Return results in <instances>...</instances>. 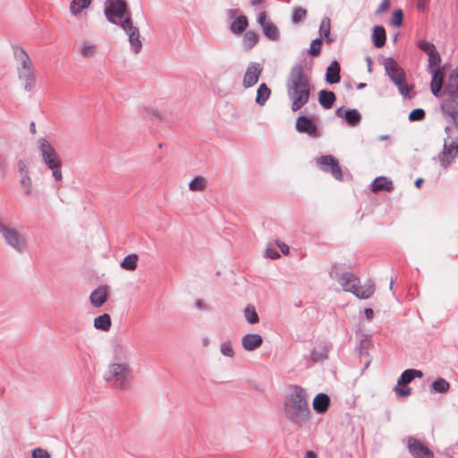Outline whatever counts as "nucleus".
Segmentation results:
<instances>
[{
	"instance_id": "nucleus-63",
	"label": "nucleus",
	"mask_w": 458,
	"mask_h": 458,
	"mask_svg": "<svg viewBox=\"0 0 458 458\" xmlns=\"http://www.w3.org/2000/svg\"><path fill=\"white\" fill-rule=\"evenodd\" d=\"M264 3L263 0H250V4L252 6H258V5H262Z\"/></svg>"
},
{
	"instance_id": "nucleus-52",
	"label": "nucleus",
	"mask_w": 458,
	"mask_h": 458,
	"mask_svg": "<svg viewBox=\"0 0 458 458\" xmlns=\"http://www.w3.org/2000/svg\"><path fill=\"white\" fill-rule=\"evenodd\" d=\"M455 84H458V65L449 74L448 81L445 85L454 86Z\"/></svg>"
},
{
	"instance_id": "nucleus-48",
	"label": "nucleus",
	"mask_w": 458,
	"mask_h": 458,
	"mask_svg": "<svg viewBox=\"0 0 458 458\" xmlns=\"http://www.w3.org/2000/svg\"><path fill=\"white\" fill-rule=\"evenodd\" d=\"M403 21V13L401 9H397L393 13L391 24L394 27H401Z\"/></svg>"
},
{
	"instance_id": "nucleus-31",
	"label": "nucleus",
	"mask_w": 458,
	"mask_h": 458,
	"mask_svg": "<svg viewBox=\"0 0 458 458\" xmlns=\"http://www.w3.org/2000/svg\"><path fill=\"white\" fill-rule=\"evenodd\" d=\"M259 36L258 33L248 30L245 31L242 37V47L245 51L251 50L255 45L259 42Z\"/></svg>"
},
{
	"instance_id": "nucleus-29",
	"label": "nucleus",
	"mask_w": 458,
	"mask_h": 458,
	"mask_svg": "<svg viewBox=\"0 0 458 458\" xmlns=\"http://www.w3.org/2000/svg\"><path fill=\"white\" fill-rule=\"evenodd\" d=\"M423 377V373L421 370L416 369H407L399 377L398 380L400 384L408 385L415 378H420Z\"/></svg>"
},
{
	"instance_id": "nucleus-46",
	"label": "nucleus",
	"mask_w": 458,
	"mask_h": 458,
	"mask_svg": "<svg viewBox=\"0 0 458 458\" xmlns=\"http://www.w3.org/2000/svg\"><path fill=\"white\" fill-rule=\"evenodd\" d=\"M416 46L420 50L425 52L427 55H429V54H431V53H433V52H435L437 50L436 47H435V45L433 43L428 42V41H425V40L418 41L416 43Z\"/></svg>"
},
{
	"instance_id": "nucleus-13",
	"label": "nucleus",
	"mask_w": 458,
	"mask_h": 458,
	"mask_svg": "<svg viewBox=\"0 0 458 458\" xmlns=\"http://www.w3.org/2000/svg\"><path fill=\"white\" fill-rule=\"evenodd\" d=\"M407 447L413 458H434L433 452L420 440L413 437H408Z\"/></svg>"
},
{
	"instance_id": "nucleus-12",
	"label": "nucleus",
	"mask_w": 458,
	"mask_h": 458,
	"mask_svg": "<svg viewBox=\"0 0 458 458\" xmlns=\"http://www.w3.org/2000/svg\"><path fill=\"white\" fill-rule=\"evenodd\" d=\"M295 130L300 133L308 134L311 138L319 137L318 128L315 120L306 114H300L296 118Z\"/></svg>"
},
{
	"instance_id": "nucleus-33",
	"label": "nucleus",
	"mask_w": 458,
	"mask_h": 458,
	"mask_svg": "<svg viewBox=\"0 0 458 458\" xmlns=\"http://www.w3.org/2000/svg\"><path fill=\"white\" fill-rule=\"evenodd\" d=\"M262 31H263V34L265 35V37L271 41H277L279 39V37H280L279 30L271 21L268 24L263 26Z\"/></svg>"
},
{
	"instance_id": "nucleus-54",
	"label": "nucleus",
	"mask_w": 458,
	"mask_h": 458,
	"mask_svg": "<svg viewBox=\"0 0 458 458\" xmlns=\"http://www.w3.org/2000/svg\"><path fill=\"white\" fill-rule=\"evenodd\" d=\"M370 346V341L368 339V335H366L363 339L360 341L359 349L360 354L362 355L364 351H367Z\"/></svg>"
},
{
	"instance_id": "nucleus-39",
	"label": "nucleus",
	"mask_w": 458,
	"mask_h": 458,
	"mask_svg": "<svg viewBox=\"0 0 458 458\" xmlns=\"http://www.w3.org/2000/svg\"><path fill=\"white\" fill-rule=\"evenodd\" d=\"M206 188V180L204 177L198 175L195 176L189 182V190L191 191H203Z\"/></svg>"
},
{
	"instance_id": "nucleus-43",
	"label": "nucleus",
	"mask_w": 458,
	"mask_h": 458,
	"mask_svg": "<svg viewBox=\"0 0 458 458\" xmlns=\"http://www.w3.org/2000/svg\"><path fill=\"white\" fill-rule=\"evenodd\" d=\"M147 118L156 123H158L163 119V114L157 110L145 108V120Z\"/></svg>"
},
{
	"instance_id": "nucleus-22",
	"label": "nucleus",
	"mask_w": 458,
	"mask_h": 458,
	"mask_svg": "<svg viewBox=\"0 0 458 458\" xmlns=\"http://www.w3.org/2000/svg\"><path fill=\"white\" fill-rule=\"evenodd\" d=\"M394 189L393 182L386 176H378L370 183V190L373 192L380 191H391Z\"/></svg>"
},
{
	"instance_id": "nucleus-51",
	"label": "nucleus",
	"mask_w": 458,
	"mask_h": 458,
	"mask_svg": "<svg viewBox=\"0 0 458 458\" xmlns=\"http://www.w3.org/2000/svg\"><path fill=\"white\" fill-rule=\"evenodd\" d=\"M444 87L445 85L437 84V82H430L431 93L437 98L445 95Z\"/></svg>"
},
{
	"instance_id": "nucleus-42",
	"label": "nucleus",
	"mask_w": 458,
	"mask_h": 458,
	"mask_svg": "<svg viewBox=\"0 0 458 458\" xmlns=\"http://www.w3.org/2000/svg\"><path fill=\"white\" fill-rule=\"evenodd\" d=\"M431 82H437V84L443 85L445 73L440 67H435L430 69Z\"/></svg>"
},
{
	"instance_id": "nucleus-37",
	"label": "nucleus",
	"mask_w": 458,
	"mask_h": 458,
	"mask_svg": "<svg viewBox=\"0 0 458 458\" xmlns=\"http://www.w3.org/2000/svg\"><path fill=\"white\" fill-rule=\"evenodd\" d=\"M244 318L248 323L254 325L259 321V317L253 305L249 304L244 309Z\"/></svg>"
},
{
	"instance_id": "nucleus-30",
	"label": "nucleus",
	"mask_w": 458,
	"mask_h": 458,
	"mask_svg": "<svg viewBox=\"0 0 458 458\" xmlns=\"http://www.w3.org/2000/svg\"><path fill=\"white\" fill-rule=\"evenodd\" d=\"M328 357V347L326 344L318 345L310 352V360L313 363L323 361Z\"/></svg>"
},
{
	"instance_id": "nucleus-38",
	"label": "nucleus",
	"mask_w": 458,
	"mask_h": 458,
	"mask_svg": "<svg viewBox=\"0 0 458 458\" xmlns=\"http://www.w3.org/2000/svg\"><path fill=\"white\" fill-rule=\"evenodd\" d=\"M307 17V10L303 7H294L292 12L291 21L293 24H299Z\"/></svg>"
},
{
	"instance_id": "nucleus-36",
	"label": "nucleus",
	"mask_w": 458,
	"mask_h": 458,
	"mask_svg": "<svg viewBox=\"0 0 458 458\" xmlns=\"http://www.w3.org/2000/svg\"><path fill=\"white\" fill-rule=\"evenodd\" d=\"M138 260L137 254H130L122 260L120 266L124 270L134 271L137 268Z\"/></svg>"
},
{
	"instance_id": "nucleus-24",
	"label": "nucleus",
	"mask_w": 458,
	"mask_h": 458,
	"mask_svg": "<svg viewBox=\"0 0 458 458\" xmlns=\"http://www.w3.org/2000/svg\"><path fill=\"white\" fill-rule=\"evenodd\" d=\"M249 21L246 16L238 15L230 24V30L234 35L243 33L248 28Z\"/></svg>"
},
{
	"instance_id": "nucleus-6",
	"label": "nucleus",
	"mask_w": 458,
	"mask_h": 458,
	"mask_svg": "<svg viewBox=\"0 0 458 458\" xmlns=\"http://www.w3.org/2000/svg\"><path fill=\"white\" fill-rule=\"evenodd\" d=\"M38 148L40 151L44 165L47 169L52 171V176L55 181L62 182V160L58 153L45 138H40L38 140Z\"/></svg>"
},
{
	"instance_id": "nucleus-57",
	"label": "nucleus",
	"mask_w": 458,
	"mask_h": 458,
	"mask_svg": "<svg viewBox=\"0 0 458 458\" xmlns=\"http://www.w3.org/2000/svg\"><path fill=\"white\" fill-rule=\"evenodd\" d=\"M267 15L266 12H260L257 16V22L263 28L264 25L268 24L270 21H267Z\"/></svg>"
},
{
	"instance_id": "nucleus-32",
	"label": "nucleus",
	"mask_w": 458,
	"mask_h": 458,
	"mask_svg": "<svg viewBox=\"0 0 458 458\" xmlns=\"http://www.w3.org/2000/svg\"><path fill=\"white\" fill-rule=\"evenodd\" d=\"M450 388V384L445 379L438 377L430 385V391L436 394H445Z\"/></svg>"
},
{
	"instance_id": "nucleus-61",
	"label": "nucleus",
	"mask_w": 458,
	"mask_h": 458,
	"mask_svg": "<svg viewBox=\"0 0 458 458\" xmlns=\"http://www.w3.org/2000/svg\"><path fill=\"white\" fill-rule=\"evenodd\" d=\"M364 314L369 320H371L374 317V311L371 308H366L364 310Z\"/></svg>"
},
{
	"instance_id": "nucleus-55",
	"label": "nucleus",
	"mask_w": 458,
	"mask_h": 458,
	"mask_svg": "<svg viewBox=\"0 0 458 458\" xmlns=\"http://www.w3.org/2000/svg\"><path fill=\"white\" fill-rule=\"evenodd\" d=\"M390 8V0H383L378 5L376 14H380L386 12Z\"/></svg>"
},
{
	"instance_id": "nucleus-62",
	"label": "nucleus",
	"mask_w": 458,
	"mask_h": 458,
	"mask_svg": "<svg viewBox=\"0 0 458 458\" xmlns=\"http://www.w3.org/2000/svg\"><path fill=\"white\" fill-rule=\"evenodd\" d=\"M305 458H318V455L313 451H307L305 454Z\"/></svg>"
},
{
	"instance_id": "nucleus-9",
	"label": "nucleus",
	"mask_w": 458,
	"mask_h": 458,
	"mask_svg": "<svg viewBox=\"0 0 458 458\" xmlns=\"http://www.w3.org/2000/svg\"><path fill=\"white\" fill-rule=\"evenodd\" d=\"M104 14L112 24L120 25L127 19H131V13L125 0H106L104 3Z\"/></svg>"
},
{
	"instance_id": "nucleus-19",
	"label": "nucleus",
	"mask_w": 458,
	"mask_h": 458,
	"mask_svg": "<svg viewBox=\"0 0 458 458\" xmlns=\"http://www.w3.org/2000/svg\"><path fill=\"white\" fill-rule=\"evenodd\" d=\"M263 344V338L259 334H247L242 338V348L247 352L259 349Z\"/></svg>"
},
{
	"instance_id": "nucleus-25",
	"label": "nucleus",
	"mask_w": 458,
	"mask_h": 458,
	"mask_svg": "<svg viewBox=\"0 0 458 458\" xmlns=\"http://www.w3.org/2000/svg\"><path fill=\"white\" fill-rule=\"evenodd\" d=\"M336 97L331 90L321 89L318 92V102L325 109H330L335 102Z\"/></svg>"
},
{
	"instance_id": "nucleus-17",
	"label": "nucleus",
	"mask_w": 458,
	"mask_h": 458,
	"mask_svg": "<svg viewBox=\"0 0 458 458\" xmlns=\"http://www.w3.org/2000/svg\"><path fill=\"white\" fill-rule=\"evenodd\" d=\"M17 167L20 174V184L24 189V193L27 196L32 193V181L29 174V168L24 160H19L17 162Z\"/></svg>"
},
{
	"instance_id": "nucleus-27",
	"label": "nucleus",
	"mask_w": 458,
	"mask_h": 458,
	"mask_svg": "<svg viewBox=\"0 0 458 458\" xmlns=\"http://www.w3.org/2000/svg\"><path fill=\"white\" fill-rule=\"evenodd\" d=\"M386 34L383 26L377 25L373 28L372 41L377 48L383 47L386 44Z\"/></svg>"
},
{
	"instance_id": "nucleus-56",
	"label": "nucleus",
	"mask_w": 458,
	"mask_h": 458,
	"mask_svg": "<svg viewBox=\"0 0 458 458\" xmlns=\"http://www.w3.org/2000/svg\"><path fill=\"white\" fill-rule=\"evenodd\" d=\"M266 256L271 259H276L280 258L279 252L273 247H267L266 249Z\"/></svg>"
},
{
	"instance_id": "nucleus-59",
	"label": "nucleus",
	"mask_w": 458,
	"mask_h": 458,
	"mask_svg": "<svg viewBox=\"0 0 458 458\" xmlns=\"http://www.w3.org/2000/svg\"><path fill=\"white\" fill-rule=\"evenodd\" d=\"M195 307L199 310H207V305L201 300H196Z\"/></svg>"
},
{
	"instance_id": "nucleus-45",
	"label": "nucleus",
	"mask_w": 458,
	"mask_h": 458,
	"mask_svg": "<svg viewBox=\"0 0 458 458\" xmlns=\"http://www.w3.org/2000/svg\"><path fill=\"white\" fill-rule=\"evenodd\" d=\"M426 112L422 108H415L409 114V120L411 122H420L425 119Z\"/></svg>"
},
{
	"instance_id": "nucleus-8",
	"label": "nucleus",
	"mask_w": 458,
	"mask_h": 458,
	"mask_svg": "<svg viewBox=\"0 0 458 458\" xmlns=\"http://www.w3.org/2000/svg\"><path fill=\"white\" fill-rule=\"evenodd\" d=\"M383 65L386 73L393 83L397 87L399 93L403 98L410 97V88L406 83V75L404 70L392 57L384 59Z\"/></svg>"
},
{
	"instance_id": "nucleus-44",
	"label": "nucleus",
	"mask_w": 458,
	"mask_h": 458,
	"mask_svg": "<svg viewBox=\"0 0 458 458\" xmlns=\"http://www.w3.org/2000/svg\"><path fill=\"white\" fill-rule=\"evenodd\" d=\"M331 30V21L328 17H324L319 25V38L323 36H329Z\"/></svg>"
},
{
	"instance_id": "nucleus-28",
	"label": "nucleus",
	"mask_w": 458,
	"mask_h": 458,
	"mask_svg": "<svg viewBox=\"0 0 458 458\" xmlns=\"http://www.w3.org/2000/svg\"><path fill=\"white\" fill-rule=\"evenodd\" d=\"M270 95L271 89H269V87L265 82L261 83L257 89V95L255 98L256 104L259 105V106H265Z\"/></svg>"
},
{
	"instance_id": "nucleus-2",
	"label": "nucleus",
	"mask_w": 458,
	"mask_h": 458,
	"mask_svg": "<svg viewBox=\"0 0 458 458\" xmlns=\"http://www.w3.org/2000/svg\"><path fill=\"white\" fill-rule=\"evenodd\" d=\"M125 358L123 347L117 345L114 349V361L109 364L105 374V380L114 389L128 390L132 384L133 371L129 364L123 361Z\"/></svg>"
},
{
	"instance_id": "nucleus-1",
	"label": "nucleus",
	"mask_w": 458,
	"mask_h": 458,
	"mask_svg": "<svg viewBox=\"0 0 458 458\" xmlns=\"http://www.w3.org/2000/svg\"><path fill=\"white\" fill-rule=\"evenodd\" d=\"M287 96L292 101L291 109L297 112L302 108L310 97L311 85L301 64H294L286 81Z\"/></svg>"
},
{
	"instance_id": "nucleus-18",
	"label": "nucleus",
	"mask_w": 458,
	"mask_h": 458,
	"mask_svg": "<svg viewBox=\"0 0 458 458\" xmlns=\"http://www.w3.org/2000/svg\"><path fill=\"white\" fill-rule=\"evenodd\" d=\"M13 55L18 64L17 72L34 68L30 55L23 47L19 46L13 47Z\"/></svg>"
},
{
	"instance_id": "nucleus-34",
	"label": "nucleus",
	"mask_w": 458,
	"mask_h": 458,
	"mask_svg": "<svg viewBox=\"0 0 458 458\" xmlns=\"http://www.w3.org/2000/svg\"><path fill=\"white\" fill-rule=\"evenodd\" d=\"M111 325V318L107 313L97 317L94 320V327L98 330L108 331Z\"/></svg>"
},
{
	"instance_id": "nucleus-40",
	"label": "nucleus",
	"mask_w": 458,
	"mask_h": 458,
	"mask_svg": "<svg viewBox=\"0 0 458 458\" xmlns=\"http://www.w3.org/2000/svg\"><path fill=\"white\" fill-rule=\"evenodd\" d=\"M323 44V39L321 38H317L313 39L310 43V47L308 49V54L310 56H318L321 53V47Z\"/></svg>"
},
{
	"instance_id": "nucleus-4",
	"label": "nucleus",
	"mask_w": 458,
	"mask_h": 458,
	"mask_svg": "<svg viewBox=\"0 0 458 458\" xmlns=\"http://www.w3.org/2000/svg\"><path fill=\"white\" fill-rule=\"evenodd\" d=\"M284 413L293 424L302 427L310 419L307 394L303 388L297 387L284 402Z\"/></svg>"
},
{
	"instance_id": "nucleus-23",
	"label": "nucleus",
	"mask_w": 458,
	"mask_h": 458,
	"mask_svg": "<svg viewBox=\"0 0 458 458\" xmlns=\"http://www.w3.org/2000/svg\"><path fill=\"white\" fill-rule=\"evenodd\" d=\"M330 405V398L327 394L319 393L313 400V409L318 413L326 412Z\"/></svg>"
},
{
	"instance_id": "nucleus-58",
	"label": "nucleus",
	"mask_w": 458,
	"mask_h": 458,
	"mask_svg": "<svg viewBox=\"0 0 458 458\" xmlns=\"http://www.w3.org/2000/svg\"><path fill=\"white\" fill-rule=\"evenodd\" d=\"M238 9H228L226 11V16L228 19H231V20H234V18L237 17V13H238Z\"/></svg>"
},
{
	"instance_id": "nucleus-16",
	"label": "nucleus",
	"mask_w": 458,
	"mask_h": 458,
	"mask_svg": "<svg viewBox=\"0 0 458 458\" xmlns=\"http://www.w3.org/2000/svg\"><path fill=\"white\" fill-rule=\"evenodd\" d=\"M335 115L344 119L349 126L355 127L360 124L361 121L360 113L354 108L339 107L335 110Z\"/></svg>"
},
{
	"instance_id": "nucleus-60",
	"label": "nucleus",
	"mask_w": 458,
	"mask_h": 458,
	"mask_svg": "<svg viewBox=\"0 0 458 458\" xmlns=\"http://www.w3.org/2000/svg\"><path fill=\"white\" fill-rule=\"evenodd\" d=\"M277 246L280 248L281 251L284 254H287L289 252V247L287 244L284 242H277Z\"/></svg>"
},
{
	"instance_id": "nucleus-15",
	"label": "nucleus",
	"mask_w": 458,
	"mask_h": 458,
	"mask_svg": "<svg viewBox=\"0 0 458 458\" xmlns=\"http://www.w3.org/2000/svg\"><path fill=\"white\" fill-rule=\"evenodd\" d=\"M122 28L129 37V42L132 51L135 54H139L142 47L141 41L140 40L139 29L133 26L131 19H127L124 21L122 23Z\"/></svg>"
},
{
	"instance_id": "nucleus-35",
	"label": "nucleus",
	"mask_w": 458,
	"mask_h": 458,
	"mask_svg": "<svg viewBox=\"0 0 458 458\" xmlns=\"http://www.w3.org/2000/svg\"><path fill=\"white\" fill-rule=\"evenodd\" d=\"M92 0H72L70 4V12L72 15L77 16L81 12L88 8Z\"/></svg>"
},
{
	"instance_id": "nucleus-5",
	"label": "nucleus",
	"mask_w": 458,
	"mask_h": 458,
	"mask_svg": "<svg viewBox=\"0 0 458 458\" xmlns=\"http://www.w3.org/2000/svg\"><path fill=\"white\" fill-rule=\"evenodd\" d=\"M0 235L6 246L19 254L28 250L29 240L27 236L10 221L0 216Z\"/></svg>"
},
{
	"instance_id": "nucleus-20",
	"label": "nucleus",
	"mask_w": 458,
	"mask_h": 458,
	"mask_svg": "<svg viewBox=\"0 0 458 458\" xmlns=\"http://www.w3.org/2000/svg\"><path fill=\"white\" fill-rule=\"evenodd\" d=\"M18 78L23 82L24 89L30 91L34 89L36 84V70L35 68L19 71Z\"/></svg>"
},
{
	"instance_id": "nucleus-26",
	"label": "nucleus",
	"mask_w": 458,
	"mask_h": 458,
	"mask_svg": "<svg viewBox=\"0 0 458 458\" xmlns=\"http://www.w3.org/2000/svg\"><path fill=\"white\" fill-rule=\"evenodd\" d=\"M107 298V292L103 287H98L95 289L89 297L90 303L96 307H101L106 301Z\"/></svg>"
},
{
	"instance_id": "nucleus-47",
	"label": "nucleus",
	"mask_w": 458,
	"mask_h": 458,
	"mask_svg": "<svg viewBox=\"0 0 458 458\" xmlns=\"http://www.w3.org/2000/svg\"><path fill=\"white\" fill-rule=\"evenodd\" d=\"M97 47L92 44L84 43L81 48V55L84 57H91L96 54Z\"/></svg>"
},
{
	"instance_id": "nucleus-7",
	"label": "nucleus",
	"mask_w": 458,
	"mask_h": 458,
	"mask_svg": "<svg viewBox=\"0 0 458 458\" xmlns=\"http://www.w3.org/2000/svg\"><path fill=\"white\" fill-rule=\"evenodd\" d=\"M444 94L445 98L440 104L441 112L445 118H450V123L458 131V83L445 85Z\"/></svg>"
},
{
	"instance_id": "nucleus-41",
	"label": "nucleus",
	"mask_w": 458,
	"mask_h": 458,
	"mask_svg": "<svg viewBox=\"0 0 458 458\" xmlns=\"http://www.w3.org/2000/svg\"><path fill=\"white\" fill-rule=\"evenodd\" d=\"M394 391L398 397H407L411 394V389L408 386V385L400 384L399 380H397V384L394 387Z\"/></svg>"
},
{
	"instance_id": "nucleus-14",
	"label": "nucleus",
	"mask_w": 458,
	"mask_h": 458,
	"mask_svg": "<svg viewBox=\"0 0 458 458\" xmlns=\"http://www.w3.org/2000/svg\"><path fill=\"white\" fill-rule=\"evenodd\" d=\"M263 66L261 64L257 62H250L244 72L242 86L245 89H250L256 85L259 81V79L262 73Z\"/></svg>"
},
{
	"instance_id": "nucleus-10",
	"label": "nucleus",
	"mask_w": 458,
	"mask_h": 458,
	"mask_svg": "<svg viewBox=\"0 0 458 458\" xmlns=\"http://www.w3.org/2000/svg\"><path fill=\"white\" fill-rule=\"evenodd\" d=\"M451 125H446L445 131L447 135L444 140L443 150L438 156V160L443 168L446 169L451 165L458 155V140H452L451 131H453Z\"/></svg>"
},
{
	"instance_id": "nucleus-64",
	"label": "nucleus",
	"mask_w": 458,
	"mask_h": 458,
	"mask_svg": "<svg viewBox=\"0 0 458 458\" xmlns=\"http://www.w3.org/2000/svg\"><path fill=\"white\" fill-rule=\"evenodd\" d=\"M423 182H424V180L422 178L416 179L414 182L415 187L420 188L421 186V184L423 183Z\"/></svg>"
},
{
	"instance_id": "nucleus-50",
	"label": "nucleus",
	"mask_w": 458,
	"mask_h": 458,
	"mask_svg": "<svg viewBox=\"0 0 458 458\" xmlns=\"http://www.w3.org/2000/svg\"><path fill=\"white\" fill-rule=\"evenodd\" d=\"M428 55V66L430 67V69L435 68V67H440L441 57H440L439 53L437 50Z\"/></svg>"
},
{
	"instance_id": "nucleus-21",
	"label": "nucleus",
	"mask_w": 458,
	"mask_h": 458,
	"mask_svg": "<svg viewBox=\"0 0 458 458\" xmlns=\"http://www.w3.org/2000/svg\"><path fill=\"white\" fill-rule=\"evenodd\" d=\"M340 72H341L340 64L336 60L332 61L326 71V74H325L326 81L328 84L338 83L341 80Z\"/></svg>"
},
{
	"instance_id": "nucleus-11",
	"label": "nucleus",
	"mask_w": 458,
	"mask_h": 458,
	"mask_svg": "<svg viewBox=\"0 0 458 458\" xmlns=\"http://www.w3.org/2000/svg\"><path fill=\"white\" fill-rule=\"evenodd\" d=\"M317 164L320 170L330 173L335 180H343V173L339 165V161L334 156H321L317 159Z\"/></svg>"
},
{
	"instance_id": "nucleus-3",
	"label": "nucleus",
	"mask_w": 458,
	"mask_h": 458,
	"mask_svg": "<svg viewBox=\"0 0 458 458\" xmlns=\"http://www.w3.org/2000/svg\"><path fill=\"white\" fill-rule=\"evenodd\" d=\"M331 279L337 281L343 290L352 293L359 299H369L374 293L373 284L360 286V279L351 271L346 270L345 264H335L329 270Z\"/></svg>"
},
{
	"instance_id": "nucleus-49",
	"label": "nucleus",
	"mask_w": 458,
	"mask_h": 458,
	"mask_svg": "<svg viewBox=\"0 0 458 458\" xmlns=\"http://www.w3.org/2000/svg\"><path fill=\"white\" fill-rule=\"evenodd\" d=\"M220 352L224 356L232 358L234 355V351L230 341H226L221 344Z\"/></svg>"
},
{
	"instance_id": "nucleus-53",
	"label": "nucleus",
	"mask_w": 458,
	"mask_h": 458,
	"mask_svg": "<svg viewBox=\"0 0 458 458\" xmlns=\"http://www.w3.org/2000/svg\"><path fill=\"white\" fill-rule=\"evenodd\" d=\"M32 458H50V455L47 450L38 447L33 450Z\"/></svg>"
}]
</instances>
